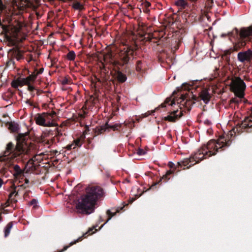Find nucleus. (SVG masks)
I'll return each instance as SVG.
<instances>
[{
	"instance_id": "obj_14",
	"label": "nucleus",
	"mask_w": 252,
	"mask_h": 252,
	"mask_svg": "<svg viewBox=\"0 0 252 252\" xmlns=\"http://www.w3.org/2000/svg\"><path fill=\"white\" fill-rule=\"evenodd\" d=\"M13 169L14 171L13 175L15 178L21 177L24 174V170L21 169L20 167L18 164L14 165Z\"/></svg>"
},
{
	"instance_id": "obj_29",
	"label": "nucleus",
	"mask_w": 252,
	"mask_h": 252,
	"mask_svg": "<svg viewBox=\"0 0 252 252\" xmlns=\"http://www.w3.org/2000/svg\"><path fill=\"white\" fill-rule=\"evenodd\" d=\"M28 89L30 92H32L35 90V88L31 84L28 85Z\"/></svg>"
},
{
	"instance_id": "obj_6",
	"label": "nucleus",
	"mask_w": 252,
	"mask_h": 252,
	"mask_svg": "<svg viewBox=\"0 0 252 252\" xmlns=\"http://www.w3.org/2000/svg\"><path fill=\"white\" fill-rule=\"evenodd\" d=\"M23 26V21H19L15 20L9 26H3V29L6 32L11 34L13 36L16 37Z\"/></svg>"
},
{
	"instance_id": "obj_32",
	"label": "nucleus",
	"mask_w": 252,
	"mask_h": 252,
	"mask_svg": "<svg viewBox=\"0 0 252 252\" xmlns=\"http://www.w3.org/2000/svg\"><path fill=\"white\" fill-rule=\"evenodd\" d=\"M168 166L170 168H174V166H175V164L172 162V161H169L168 163Z\"/></svg>"
},
{
	"instance_id": "obj_42",
	"label": "nucleus",
	"mask_w": 252,
	"mask_h": 252,
	"mask_svg": "<svg viewBox=\"0 0 252 252\" xmlns=\"http://www.w3.org/2000/svg\"><path fill=\"white\" fill-rule=\"evenodd\" d=\"M21 58V56L20 55H18L17 57H16L17 60H20V59Z\"/></svg>"
},
{
	"instance_id": "obj_37",
	"label": "nucleus",
	"mask_w": 252,
	"mask_h": 252,
	"mask_svg": "<svg viewBox=\"0 0 252 252\" xmlns=\"http://www.w3.org/2000/svg\"><path fill=\"white\" fill-rule=\"evenodd\" d=\"M35 73H38V75L39 74H41L42 73L43 69H40L39 71H35Z\"/></svg>"
},
{
	"instance_id": "obj_20",
	"label": "nucleus",
	"mask_w": 252,
	"mask_h": 252,
	"mask_svg": "<svg viewBox=\"0 0 252 252\" xmlns=\"http://www.w3.org/2000/svg\"><path fill=\"white\" fill-rule=\"evenodd\" d=\"M67 58L69 61H73L76 57V54L73 51H70L66 55Z\"/></svg>"
},
{
	"instance_id": "obj_27",
	"label": "nucleus",
	"mask_w": 252,
	"mask_h": 252,
	"mask_svg": "<svg viewBox=\"0 0 252 252\" xmlns=\"http://www.w3.org/2000/svg\"><path fill=\"white\" fill-rule=\"evenodd\" d=\"M171 101V103L169 104V105L172 106L173 104H175V101L174 99L171 100L170 98H167L165 101V103L167 104L169 103V102Z\"/></svg>"
},
{
	"instance_id": "obj_21",
	"label": "nucleus",
	"mask_w": 252,
	"mask_h": 252,
	"mask_svg": "<svg viewBox=\"0 0 252 252\" xmlns=\"http://www.w3.org/2000/svg\"><path fill=\"white\" fill-rule=\"evenodd\" d=\"M11 86L14 88H17L19 86H21L19 78L16 80L12 81L11 83Z\"/></svg>"
},
{
	"instance_id": "obj_19",
	"label": "nucleus",
	"mask_w": 252,
	"mask_h": 252,
	"mask_svg": "<svg viewBox=\"0 0 252 252\" xmlns=\"http://www.w3.org/2000/svg\"><path fill=\"white\" fill-rule=\"evenodd\" d=\"M12 226H13L12 222H10L5 227L4 229L5 237H6L9 235L10 230H11V229L12 227Z\"/></svg>"
},
{
	"instance_id": "obj_2",
	"label": "nucleus",
	"mask_w": 252,
	"mask_h": 252,
	"mask_svg": "<svg viewBox=\"0 0 252 252\" xmlns=\"http://www.w3.org/2000/svg\"><path fill=\"white\" fill-rule=\"evenodd\" d=\"M105 192L99 186H89L85 192L77 200L75 208L79 213L89 215L93 213L97 205L99 200L104 197Z\"/></svg>"
},
{
	"instance_id": "obj_15",
	"label": "nucleus",
	"mask_w": 252,
	"mask_h": 252,
	"mask_svg": "<svg viewBox=\"0 0 252 252\" xmlns=\"http://www.w3.org/2000/svg\"><path fill=\"white\" fill-rule=\"evenodd\" d=\"M175 5L180 7V9H185L188 7L189 4L186 0H177L175 2Z\"/></svg>"
},
{
	"instance_id": "obj_36",
	"label": "nucleus",
	"mask_w": 252,
	"mask_h": 252,
	"mask_svg": "<svg viewBox=\"0 0 252 252\" xmlns=\"http://www.w3.org/2000/svg\"><path fill=\"white\" fill-rule=\"evenodd\" d=\"M185 98H186V96L185 95L182 94L181 96V97H180V99H181V100L180 101V102H181L182 101L184 100L185 99Z\"/></svg>"
},
{
	"instance_id": "obj_23",
	"label": "nucleus",
	"mask_w": 252,
	"mask_h": 252,
	"mask_svg": "<svg viewBox=\"0 0 252 252\" xmlns=\"http://www.w3.org/2000/svg\"><path fill=\"white\" fill-rule=\"evenodd\" d=\"M21 86L29 85L25 78H19Z\"/></svg>"
},
{
	"instance_id": "obj_44",
	"label": "nucleus",
	"mask_w": 252,
	"mask_h": 252,
	"mask_svg": "<svg viewBox=\"0 0 252 252\" xmlns=\"http://www.w3.org/2000/svg\"><path fill=\"white\" fill-rule=\"evenodd\" d=\"M141 63V62L140 61H138V64H137V66H139V64Z\"/></svg>"
},
{
	"instance_id": "obj_12",
	"label": "nucleus",
	"mask_w": 252,
	"mask_h": 252,
	"mask_svg": "<svg viewBox=\"0 0 252 252\" xmlns=\"http://www.w3.org/2000/svg\"><path fill=\"white\" fill-rule=\"evenodd\" d=\"M252 127V115L246 117L240 124V127L246 129Z\"/></svg>"
},
{
	"instance_id": "obj_4",
	"label": "nucleus",
	"mask_w": 252,
	"mask_h": 252,
	"mask_svg": "<svg viewBox=\"0 0 252 252\" xmlns=\"http://www.w3.org/2000/svg\"><path fill=\"white\" fill-rule=\"evenodd\" d=\"M56 113H42L37 114L34 118L36 124L44 127H52L55 126L54 122Z\"/></svg>"
},
{
	"instance_id": "obj_34",
	"label": "nucleus",
	"mask_w": 252,
	"mask_h": 252,
	"mask_svg": "<svg viewBox=\"0 0 252 252\" xmlns=\"http://www.w3.org/2000/svg\"><path fill=\"white\" fill-rule=\"evenodd\" d=\"M231 102L232 103H238L239 101L236 98H232L231 100Z\"/></svg>"
},
{
	"instance_id": "obj_22",
	"label": "nucleus",
	"mask_w": 252,
	"mask_h": 252,
	"mask_svg": "<svg viewBox=\"0 0 252 252\" xmlns=\"http://www.w3.org/2000/svg\"><path fill=\"white\" fill-rule=\"evenodd\" d=\"M110 126L107 123H106L104 125L101 126L100 128L98 129L99 132L100 133H102L103 131L107 130Z\"/></svg>"
},
{
	"instance_id": "obj_45",
	"label": "nucleus",
	"mask_w": 252,
	"mask_h": 252,
	"mask_svg": "<svg viewBox=\"0 0 252 252\" xmlns=\"http://www.w3.org/2000/svg\"><path fill=\"white\" fill-rule=\"evenodd\" d=\"M66 81H63V84L66 83Z\"/></svg>"
},
{
	"instance_id": "obj_25",
	"label": "nucleus",
	"mask_w": 252,
	"mask_h": 252,
	"mask_svg": "<svg viewBox=\"0 0 252 252\" xmlns=\"http://www.w3.org/2000/svg\"><path fill=\"white\" fill-rule=\"evenodd\" d=\"M117 212H118V210H117V211L114 212H112L110 210H108L107 214L109 216V218L108 220H107V222L108 221L111 219V218L112 217L114 216Z\"/></svg>"
},
{
	"instance_id": "obj_30",
	"label": "nucleus",
	"mask_w": 252,
	"mask_h": 252,
	"mask_svg": "<svg viewBox=\"0 0 252 252\" xmlns=\"http://www.w3.org/2000/svg\"><path fill=\"white\" fill-rule=\"evenodd\" d=\"M174 170H169V171H167V172H166V175H165L164 176H163V178H167V177H168L169 175H170V174H172V173L174 172Z\"/></svg>"
},
{
	"instance_id": "obj_16",
	"label": "nucleus",
	"mask_w": 252,
	"mask_h": 252,
	"mask_svg": "<svg viewBox=\"0 0 252 252\" xmlns=\"http://www.w3.org/2000/svg\"><path fill=\"white\" fill-rule=\"evenodd\" d=\"M81 146V143L80 142V139L79 138H77L76 140H74L73 142L69 144L66 146V148L67 150L74 149L77 147H80Z\"/></svg>"
},
{
	"instance_id": "obj_1",
	"label": "nucleus",
	"mask_w": 252,
	"mask_h": 252,
	"mask_svg": "<svg viewBox=\"0 0 252 252\" xmlns=\"http://www.w3.org/2000/svg\"><path fill=\"white\" fill-rule=\"evenodd\" d=\"M230 142V136L225 134L220 136L217 141L211 140L189 158L178 162V165L183 169L189 168L202 159L215 155L219 149L228 146Z\"/></svg>"
},
{
	"instance_id": "obj_39",
	"label": "nucleus",
	"mask_w": 252,
	"mask_h": 252,
	"mask_svg": "<svg viewBox=\"0 0 252 252\" xmlns=\"http://www.w3.org/2000/svg\"><path fill=\"white\" fill-rule=\"evenodd\" d=\"M78 240H76V241H74V242H71L70 243V246H71V245H73V244H75L77 242H78Z\"/></svg>"
},
{
	"instance_id": "obj_38",
	"label": "nucleus",
	"mask_w": 252,
	"mask_h": 252,
	"mask_svg": "<svg viewBox=\"0 0 252 252\" xmlns=\"http://www.w3.org/2000/svg\"><path fill=\"white\" fill-rule=\"evenodd\" d=\"M3 183V182L1 178H0V188L1 187Z\"/></svg>"
},
{
	"instance_id": "obj_17",
	"label": "nucleus",
	"mask_w": 252,
	"mask_h": 252,
	"mask_svg": "<svg viewBox=\"0 0 252 252\" xmlns=\"http://www.w3.org/2000/svg\"><path fill=\"white\" fill-rule=\"evenodd\" d=\"M37 75L38 73H35V72H34L32 74L26 77L25 78L27 80V81L28 82V84H31V83L35 81Z\"/></svg>"
},
{
	"instance_id": "obj_9",
	"label": "nucleus",
	"mask_w": 252,
	"mask_h": 252,
	"mask_svg": "<svg viewBox=\"0 0 252 252\" xmlns=\"http://www.w3.org/2000/svg\"><path fill=\"white\" fill-rule=\"evenodd\" d=\"M183 111L180 109V110H174L169 113L168 115L164 117V120L171 122H174L178 118L183 115Z\"/></svg>"
},
{
	"instance_id": "obj_35",
	"label": "nucleus",
	"mask_w": 252,
	"mask_h": 252,
	"mask_svg": "<svg viewBox=\"0 0 252 252\" xmlns=\"http://www.w3.org/2000/svg\"><path fill=\"white\" fill-rule=\"evenodd\" d=\"M151 5V3L149 2H148V1H146L145 3H144V6L146 7H149Z\"/></svg>"
},
{
	"instance_id": "obj_26",
	"label": "nucleus",
	"mask_w": 252,
	"mask_h": 252,
	"mask_svg": "<svg viewBox=\"0 0 252 252\" xmlns=\"http://www.w3.org/2000/svg\"><path fill=\"white\" fill-rule=\"evenodd\" d=\"M82 5L79 2H75L73 4V7L75 9H80L82 7Z\"/></svg>"
},
{
	"instance_id": "obj_7",
	"label": "nucleus",
	"mask_w": 252,
	"mask_h": 252,
	"mask_svg": "<svg viewBox=\"0 0 252 252\" xmlns=\"http://www.w3.org/2000/svg\"><path fill=\"white\" fill-rule=\"evenodd\" d=\"M32 0H13V6L14 9H18L20 11L25 8L31 6Z\"/></svg>"
},
{
	"instance_id": "obj_10",
	"label": "nucleus",
	"mask_w": 252,
	"mask_h": 252,
	"mask_svg": "<svg viewBox=\"0 0 252 252\" xmlns=\"http://www.w3.org/2000/svg\"><path fill=\"white\" fill-rule=\"evenodd\" d=\"M131 52L130 48L128 46L125 47L122 49L119 53V57L123 62L122 65L126 64L128 63L129 58L128 57L129 52Z\"/></svg>"
},
{
	"instance_id": "obj_24",
	"label": "nucleus",
	"mask_w": 252,
	"mask_h": 252,
	"mask_svg": "<svg viewBox=\"0 0 252 252\" xmlns=\"http://www.w3.org/2000/svg\"><path fill=\"white\" fill-rule=\"evenodd\" d=\"M147 152L141 148H139L136 151V154L139 156H143L146 154Z\"/></svg>"
},
{
	"instance_id": "obj_31",
	"label": "nucleus",
	"mask_w": 252,
	"mask_h": 252,
	"mask_svg": "<svg viewBox=\"0 0 252 252\" xmlns=\"http://www.w3.org/2000/svg\"><path fill=\"white\" fill-rule=\"evenodd\" d=\"M5 8V5L2 3L1 0H0V10L2 11Z\"/></svg>"
},
{
	"instance_id": "obj_13",
	"label": "nucleus",
	"mask_w": 252,
	"mask_h": 252,
	"mask_svg": "<svg viewBox=\"0 0 252 252\" xmlns=\"http://www.w3.org/2000/svg\"><path fill=\"white\" fill-rule=\"evenodd\" d=\"M200 97L205 103H208L211 98L209 90L206 89H203L200 93Z\"/></svg>"
},
{
	"instance_id": "obj_43",
	"label": "nucleus",
	"mask_w": 252,
	"mask_h": 252,
	"mask_svg": "<svg viewBox=\"0 0 252 252\" xmlns=\"http://www.w3.org/2000/svg\"><path fill=\"white\" fill-rule=\"evenodd\" d=\"M29 183V180L27 179H25V183L28 184Z\"/></svg>"
},
{
	"instance_id": "obj_41",
	"label": "nucleus",
	"mask_w": 252,
	"mask_h": 252,
	"mask_svg": "<svg viewBox=\"0 0 252 252\" xmlns=\"http://www.w3.org/2000/svg\"><path fill=\"white\" fill-rule=\"evenodd\" d=\"M241 44L242 46H245L246 45V42L245 41H242Z\"/></svg>"
},
{
	"instance_id": "obj_5",
	"label": "nucleus",
	"mask_w": 252,
	"mask_h": 252,
	"mask_svg": "<svg viewBox=\"0 0 252 252\" xmlns=\"http://www.w3.org/2000/svg\"><path fill=\"white\" fill-rule=\"evenodd\" d=\"M230 86L231 91L234 93L236 96L240 98L244 97L246 85L244 81L239 77L233 78L231 80Z\"/></svg>"
},
{
	"instance_id": "obj_11",
	"label": "nucleus",
	"mask_w": 252,
	"mask_h": 252,
	"mask_svg": "<svg viewBox=\"0 0 252 252\" xmlns=\"http://www.w3.org/2000/svg\"><path fill=\"white\" fill-rule=\"evenodd\" d=\"M239 35L241 39L247 38L251 40L252 38V27L241 28L239 32Z\"/></svg>"
},
{
	"instance_id": "obj_40",
	"label": "nucleus",
	"mask_w": 252,
	"mask_h": 252,
	"mask_svg": "<svg viewBox=\"0 0 252 252\" xmlns=\"http://www.w3.org/2000/svg\"><path fill=\"white\" fill-rule=\"evenodd\" d=\"M69 247V246H65V247H64V248H63V249L62 251H61V252H63V251H65V250H67V249Z\"/></svg>"
},
{
	"instance_id": "obj_3",
	"label": "nucleus",
	"mask_w": 252,
	"mask_h": 252,
	"mask_svg": "<svg viewBox=\"0 0 252 252\" xmlns=\"http://www.w3.org/2000/svg\"><path fill=\"white\" fill-rule=\"evenodd\" d=\"M25 149L26 146L23 143L18 141L15 145L12 142H9L6 145L1 160H15L18 161L20 160L18 157L27 152Z\"/></svg>"
},
{
	"instance_id": "obj_28",
	"label": "nucleus",
	"mask_w": 252,
	"mask_h": 252,
	"mask_svg": "<svg viewBox=\"0 0 252 252\" xmlns=\"http://www.w3.org/2000/svg\"><path fill=\"white\" fill-rule=\"evenodd\" d=\"M31 205H33V207H35L37 206V201L33 199L30 202Z\"/></svg>"
},
{
	"instance_id": "obj_33",
	"label": "nucleus",
	"mask_w": 252,
	"mask_h": 252,
	"mask_svg": "<svg viewBox=\"0 0 252 252\" xmlns=\"http://www.w3.org/2000/svg\"><path fill=\"white\" fill-rule=\"evenodd\" d=\"M204 124L209 126V125H211L212 123L210 120H206L204 121Z\"/></svg>"
},
{
	"instance_id": "obj_18",
	"label": "nucleus",
	"mask_w": 252,
	"mask_h": 252,
	"mask_svg": "<svg viewBox=\"0 0 252 252\" xmlns=\"http://www.w3.org/2000/svg\"><path fill=\"white\" fill-rule=\"evenodd\" d=\"M117 78L119 82H124L126 80L127 77L126 74L119 71L117 74Z\"/></svg>"
},
{
	"instance_id": "obj_8",
	"label": "nucleus",
	"mask_w": 252,
	"mask_h": 252,
	"mask_svg": "<svg viewBox=\"0 0 252 252\" xmlns=\"http://www.w3.org/2000/svg\"><path fill=\"white\" fill-rule=\"evenodd\" d=\"M237 59L241 63L251 61L252 59V50L248 49L246 51L239 52L237 54Z\"/></svg>"
}]
</instances>
